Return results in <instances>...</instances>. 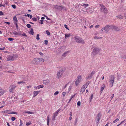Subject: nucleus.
<instances>
[{
    "mask_svg": "<svg viewBox=\"0 0 126 126\" xmlns=\"http://www.w3.org/2000/svg\"><path fill=\"white\" fill-rule=\"evenodd\" d=\"M119 120V119L118 118H116V119L113 122V123H116V122L118 121Z\"/></svg>",
    "mask_w": 126,
    "mask_h": 126,
    "instance_id": "36",
    "label": "nucleus"
},
{
    "mask_svg": "<svg viewBox=\"0 0 126 126\" xmlns=\"http://www.w3.org/2000/svg\"><path fill=\"white\" fill-rule=\"evenodd\" d=\"M59 93V92L56 91L54 93V95H57Z\"/></svg>",
    "mask_w": 126,
    "mask_h": 126,
    "instance_id": "48",
    "label": "nucleus"
},
{
    "mask_svg": "<svg viewBox=\"0 0 126 126\" xmlns=\"http://www.w3.org/2000/svg\"><path fill=\"white\" fill-rule=\"evenodd\" d=\"M64 70L63 68H61L57 72L56 78L59 79L61 78L63 76V74Z\"/></svg>",
    "mask_w": 126,
    "mask_h": 126,
    "instance_id": "2",
    "label": "nucleus"
},
{
    "mask_svg": "<svg viewBox=\"0 0 126 126\" xmlns=\"http://www.w3.org/2000/svg\"><path fill=\"white\" fill-rule=\"evenodd\" d=\"M80 101H78L77 102V105L79 106H80Z\"/></svg>",
    "mask_w": 126,
    "mask_h": 126,
    "instance_id": "57",
    "label": "nucleus"
},
{
    "mask_svg": "<svg viewBox=\"0 0 126 126\" xmlns=\"http://www.w3.org/2000/svg\"><path fill=\"white\" fill-rule=\"evenodd\" d=\"M116 26H113L112 25H110L111 28V29L112 30H115V28Z\"/></svg>",
    "mask_w": 126,
    "mask_h": 126,
    "instance_id": "25",
    "label": "nucleus"
},
{
    "mask_svg": "<svg viewBox=\"0 0 126 126\" xmlns=\"http://www.w3.org/2000/svg\"><path fill=\"white\" fill-rule=\"evenodd\" d=\"M13 34L14 35L16 36V35H18V36H20L21 35V32L19 31L18 32H16V31H14V32L13 33Z\"/></svg>",
    "mask_w": 126,
    "mask_h": 126,
    "instance_id": "11",
    "label": "nucleus"
},
{
    "mask_svg": "<svg viewBox=\"0 0 126 126\" xmlns=\"http://www.w3.org/2000/svg\"><path fill=\"white\" fill-rule=\"evenodd\" d=\"M60 109H59L55 111L53 114V116L56 117L57 116V114L60 111Z\"/></svg>",
    "mask_w": 126,
    "mask_h": 126,
    "instance_id": "13",
    "label": "nucleus"
},
{
    "mask_svg": "<svg viewBox=\"0 0 126 126\" xmlns=\"http://www.w3.org/2000/svg\"><path fill=\"white\" fill-rule=\"evenodd\" d=\"M54 8L58 9L60 10H63L64 9V7L63 6H58L57 5H55L54 6Z\"/></svg>",
    "mask_w": 126,
    "mask_h": 126,
    "instance_id": "8",
    "label": "nucleus"
},
{
    "mask_svg": "<svg viewBox=\"0 0 126 126\" xmlns=\"http://www.w3.org/2000/svg\"><path fill=\"white\" fill-rule=\"evenodd\" d=\"M81 81L79 80H76L75 82V85L76 86H78L79 84L80 83Z\"/></svg>",
    "mask_w": 126,
    "mask_h": 126,
    "instance_id": "18",
    "label": "nucleus"
},
{
    "mask_svg": "<svg viewBox=\"0 0 126 126\" xmlns=\"http://www.w3.org/2000/svg\"><path fill=\"white\" fill-rule=\"evenodd\" d=\"M32 19L34 21H37V19L36 18L33 17L32 18Z\"/></svg>",
    "mask_w": 126,
    "mask_h": 126,
    "instance_id": "42",
    "label": "nucleus"
},
{
    "mask_svg": "<svg viewBox=\"0 0 126 126\" xmlns=\"http://www.w3.org/2000/svg\"><path fill=\"white\" fill-rule=\"evenodd\" d=\"M100 50V49L98 48L95 47L93 50L92 53L94 55H96L99 53Z\"/></svg>",
    "mask_w": 126,
    "mask_h": 126,
    "instance_id": "6",
    "label": "nucleus"
},
{
    "mask_svg": "<svg viewBox=\"0 0 126 126\" xmlns=\"http://www.w3.org/2000/svg\"><path fill=\"white\" fill-rule=\"evenodd\" d=\"M20 125H22V126L23 123H22V121L20 119Z\"/></svg>",
    "mask_w": 126,
    "mask_h": 126,
    "instance_id": "62",
    "label": "nucleus"
},
{
    "mask_svg": "<svg viewBox=\"0 0 126 126\" xmlns=\"http://www.w3.org/2000/svg\"><path fill=\"white\" fill-rule=\"evenodd\" d=\"M101 116V113L100 112L97 115V117L100 118Z\"/></svg>",
    "mask_w": 126,
    "mask_h": 126,
    "instance_id": "31",
    "label": "nucleus"
},
{
    "mask_svg": "<svg viewBox=\"0 0 126 126\" xmlns=\"http://www.w3.org/2000/svg\"><path fill=\"white\" fill-rule=\"evenodd\" d=\"M88 4H85L83 3V4L82 5V6H84L85 7H86L88 6Z\"/></svg>",
    "mask_w": 126,
    "mask_h": 126,
    "instance_id": "44",
    "label": "nucleus"
},
{
    "mask_svg": "<svg viewBox=\"0 0 126 126\" xmlns=\"http://www.w3.org/2000/svg\"><path fill=\"white\" fill-rule=\"evenodd\" d=\"M76 95V94H75L74 95H73L71 96V97L70 99L69 100V102H70L71 101L72 99Z\"/></svg>",
    "mask_w": 126,
    "mask_h": 126,
    "instance_id": "30",
    "label": "nucleus"
},
{
    "mask_svg": "<svg viewBox=\"0 0 126 126\" xmlns=\"http://www.w3.org/2000/svg\"><path fill=\"white\" fill-rule=\"evenodd\" d=\"M64 27L65 28L67 29V30H69V29H68V28L67 27V26L65 24L64 25Z\"/></svg>",
    "mask_w": 126,
    "mask_h": 126,
    "instance_id": "55",
    "label": "nucleus"
},
{
    "mask_svg": "<svg viewBox=\"0 0 126 126\" xmlns=\"http://www.w3.org/2000/svg\"><path fill=\"white\" fill-rule=\"evenodd\" d=\"M71 35L70 33L69 34H65V38H66L67 37H70Z\"/></svg>",
    "mask_w": 126,
    "mask_h": 126,
    "instance_id": "27",
    "label": "nucleus"
},
{
    "mask_svg": "<svg viewBox=\"0 0 126 126\" xmlns=\"http://www.w3.org/2000/svg\"><path fill=\"white\" fill-rule=\"evenodd\" d=\"M4 91L2 89H0V96L2 95L4 93Z\"/></svg>",
    "mask_w": 126,
    "mask_h": 126,
    "instance_id": "24",
    "label": "nucleus"
},
{
    "mask_svg": "<svg viewBox=\"0 0 126 126\" xmlns=\"http://www.w3.org/2000/svg\"><path fill=\"white\" fill-rule=\"evenodd\" d=\"M27 113H28L29 114H33V112L32 111L30 112L29 111H27Z\"/></svg>",
    "mask_w": 126,
    "mask_h": 126,
    "instance_id": "53",
    "label": "nucleus"
},
{
    "mask_svg": "<svg viewBox=\"0 0 126 126\" xmlns=\"http://www.w3.org/2000/svg\"><path fill=\"white\" fill-rule=\"evenodd\" d=\"M46 33L48 35H50V33L49 32L48 30L46 31Z\"/></svg>",
    "mask_w": 126,
    "mask_h": 126,
    "instance_id": "43",
    "label": "nucleus"
},
{
    "mask_svg": "<svg viewBox=\"0 0 126 126\" xmlns=\"http://www.w3.org/2000/svg\"><path fill=\"white\" fill-rule=\"evenodd\" d=\"M45 44L47 45L48 43V41L47 40H45L44 41Z\"/></svg>",
    "mask_w": 126,
    "mask_h": 126,
    "instance_id": "52",
    "label": "nucleus"
},
{
    "mask_svg": "<svg viewBox=\"0 0 126 126\" xmlns=\"http://www.w3.org/2000/svg\"><path fill=\"white\" fill-rule=\"evenodd\" d=\"M100 26V25H97L95 26V27L96 28H98Z\"/></svg>",
    "mask_w": 126,
    "mask_h": 126,
    "instance_id": "60",
    "label": "nucleus"
},
{
    "mask_svg": "<svg viewBox=\"0 0 126 126\" xmlns=\"http://www.w3.org/2000/svg\"><path fill=\"white\" fill-rule=\"evenodd\" d=\"M40 92V91H34L33 92V97H34L37 95Z\"/></svg>",
    "mask_w": 126,
    "mask_h": 126,
    "instance_id": "12",
    "label": "nucleus"
},
{
    "mask_svg": "<svg viewBox=\"0 0 126 126\" xmlns=\"http://www.w3.org/2000/svg\"><path fill=\"white\" fill-rule=\"evenodd\" d=\"M55 117H54L53 116V117L52 119V120L54 121L55 120Z\"/></svg>",
    "mask_w": 126,
    "mask_h": 126,
    "instance_id": "61",
    "label": "nucleus"
},
{
    "mask_svg": "<svg viewBox=\"0 0 126 126\" xmlns=\"http://www.w3.org/2000/svg\"><path fill=\"white\" fill-rule=\"evenodd\" d=\"M123 58L125 59L124 61L126 62V55H124Z\"/></svg>",
    "mask_w": 126,
    "mask_h": 126,
    "instance_id": "50",
    "label": "nucleus"
},
{
    "mask_svg": "<svg viewBox=\"0 0 126 126\" xmlns=\"http://www.w3.org/2000/svg\"><path fill=\"white\" fill-rule=\"evenodd\" d=\"M39 34H37V36H36V39L37 40H39L40 39V38H39Z\"/></svg>",
    "mask_w": 126,
    "mask_h": 126,
    "instance_id": "38",
    "label": "nucleus"
},
{
    "mask_svg": "<svg viewBox=\"0 0 126 126\" xmlns=\"http://www.w3.org/2000/svg\"><path fill=\"white\" fill-rule=\"evenodd\" d=\"M30 33L32 35H33L34 34L33 30L32 28L30 30Z\"/></svg>",
    "mask_w": 126,
    "mask_h": 126,
    "instance_id": "28",
    "label": "nucleus"
},
{
    "mask_svg": "<svg viewBox=\"0 0 126 126\" xmlns=\"http://www.w3.org/2000/svg\"><path fill=\"white\" fill-rule=\"evenodd\" d=\"M16 87V86L12 85L10 86L9 88V91L10 92H13L15 88Z\"/></svg>",
    "mask_w": 126,
    "mask_h": 126,
    "instance_id": "9",
    "label": "nucleus"
},
{
    "mask_svg": "<svg viewBox=\"0 0 126 126\" xmlns=\"http://www.w3.org/2000/svg\"><path fill=\"white\" fill-rule=\"evenodd\" d=\"M27 15L28 17H30V18H31L32 16V15L29 14H27Z\"/></svg>",
    "mask_w": 126,
    "mask_h": 126,
    "instance_id": "46",
    "label": "nucleus"
},
{
    "mask_svg": "<svg viewBox=\"0 0 126 126\" xmlns=\"http://www.w3.org/2000/svg\"><path fill=\"white\" fill-rule=\"evenodd\" d=\"M93 95L92 94H91V96L89 98V99L90 100V102H91V100L93 98Z\"/></svg>",
    "mask_w": 126,
    "mask_h": 126,
    "instance_id": "34",
    "label": "nucleus"
},
{
    "mask_svg": "<svg viewBox=\"0 0 126 126\" xmlns=\"http://www.w3.org/2000/svg\"><path fill=\"white\" fill-rule=\"evenodd\" d=\"M90 82H91L90 81H88L86 82V83L85 84H87V85L88 86V85L90 83Z\"/></svg>",
    "mask_w": 126,
    "mask_h": 126,
    "instance_id": "59",
    "label": "nucleus"
},
{
    "mask_svg": "<svg viewBox=\"0 0 126 126\" xmlns=\"http://www.w3.org/2000/svg\"><path fill=\"white\" fill-rule=\"evenodd\" d=\"M3 13L2 11L0 12V15H3Z\"/></svg>",
    "mask_w": 126,
    "mask_h": 126,
    "instance_id": "64",
    "label": "nucleus"
},
{
    "mask_svg": "<svg viewBox=\"0 0 126 126\" xmlns=\"http://www.w3.org/2000/svg\"><path fill=\"white\" fill-rule=\"evenodd\" d=\"M7 61H14V59H13L12 56H9L7 58Z\"/></svg>",
    "mask_w": 126,
    "mask_h": 126,
    "instance_id": "16",
    "label": "nucleus"
},
{
    "mask_svg": "<svg viewBox=\"0 0 126 126\" xmlns=\"http://www.w3.org/2000/svg\"><path fill=\"white\" fill-rule=\"evenodd\" d=\"M14 24L16 26L17 30H18V25H17V23H14Z\"/></svg>",
    "mask_w": 126,
    "mask_h": 126,
    "instance_id": "37",
    "label": "nucleus"
},
{
    "mask_svg": "<svg viewBox=\"0 0 126 126\" xmlns=\"http://www.w3.org/2000/svg\"><path fill=\"white\" fill-rule=\"evenodd\" d=\"M82 79V76L81 75H79L77 76V80H79L81 81V80Z\"/></svg>",
    "mask_w": 126,
    "mask_h": 126,
    "instance_id": "17",
    "label": "nucleus"
},
{
    "mask_svg": "<svg viewBox=\"0 0 126 126\" xmlns=\"http://www.w3.org/2000/svg\"><path fill=\"white\" fill-rule=\"evenodd\" d=\"M77 122V119H75V125H76Z\"/></svg>",
    "mask_w": 126,
    "mask_h": 126,
    "instance_id": "63",
    "label": "nucleus"
},
{
    "mask_svg": "<svg viewBox=\"0 0 126 126\" xmlns=\"http://www.w3.org/2000/svg\"><path fill=\"white\" fill-rule=\"evenodd\" d=\"M85 89L82 87L81 89L80 92H83L85 91Z\"/></svg>",
    "mask_w": 126,
    "mask_h": 126,
    "instance_id": "39",
    "label": "nucleus"
},
{
    "mask_svg": "<svg viewBox=\"0 0 126 126\" xmlns=\"http://www.w3.org/2000/svg\"><path fill=\"white\" fill-rule=\"evenodd\" d=\"M8 40L10 41H11L14 40V39L13 38L10 37L8 38Z\"/></svg>",
    "mask_w": 126,
    "mask_h": 126,
    "instance_id": "45",
    "label": "nucleus"
},
{
    "mask_svg": "<svg viewBox=\"0 0 126 126\" xmlns=\"http://www.w3.org/2000/svg\"><path fill=\"white\" fill-rule=\"evenodd\" d=\"M75 39L78 43H79L83 44L84 43V41L81 37L77 36H75L74 37Z\"/></svg>",
    "mask_w": 126,
    "mask_h": 126,
    "instance_id": "4",
    "label": "nucleus"
},
{
    "mask_svg": "<svg viewBox=\"0 0 126 126\" xmlns=\"http://www.w3.org/2000/svg\"><path fill=\"white\" fill-rule=\"evenodd\" d=\"M100 118H99L97 117V118L95 119L96 120V122L98 123L99 121Z\"/></svg>",
    "mask_w": 126,
    "mask_h": 126,
    "instance_id": "35",
    "label": "nucleus"
},
{
    "mask_svg": "<svg viewBox=\"0 0 126 126\" xmlns=\"http://www.w3.org/2000/svg\"><path fill=\"white\" fill-rule=\"evenodd\" d=\"M12 57L13 59H14V60L15 59H16L17 58L18 55L17 54L13 55L12 56Z\"/></svg>",
    "mask_w": 126,
    "mask_h": 126,
    "instance_id": "26",
    "label": "nucleus"
},
{
    "mask_svg": "<svg viewBox=\"0 0 126 126\" xmlns=\"http://www.w3.org/2000/svg\"><path fill=\"white\" fill-rule=\"evenodd\" d=\"M87 84H85L83 85V86L82 87V88L85 89L86 88L87 86H88Z\"/></svg>",
    "mask_w": 126,
    "mask_h": 126,
    "instance_id": "33",
    "label": "nucleus"
},
{
    "mask_svg": "<svg viewBox=\"0 0 126 126\" xmlns=\"http://www.w3.org/2000/svg\"><path fill=\"white\" fill-rule=\"evenodd\" d=\"M47 123L48 126L49 124V115H48L47 117Z\"/></svg>",
    "mask_w": 126,
    "mask_h": 126,
    "instance_id": "20",
    "label": "nucleus"
},
{
    "mask_svg": "<svg viewBox=\"0 0 126 126\" xmlns=\"http://www.w3.org/2000/svg\"><path fill=\"white\" fill-rule=\"evenodd\" d=\"M17 83L18 84H21V85H23L25 83V82L24 81H20L19 82H17Z\"/></svg>",
    "mask_w": 126,
    "mask_h": 126,
    "instance_id": "23",
    "label": "nucleus"
},
{
    "mask_svg": "<svg viewBox=\"0 0 126 126\" xmlns=\"http://www.w3.org/2000/svg\"><path fill=\"white\" fill-rule=\"evenodd\" d=\"M31 124V122H29L27 123L26 125L27 126H28L30 125Z\"/></svg>",
    "mask_w": 126,
    "mask_h": 126,
    "instance_id": "51",
    "label": "nucleus"
},
{
    "mask_svg": "<svg viewBox=\"0 0 126 126\" xmlns=\"http://www.w3.org/2000/svg\"><path fill=\"white\" fill-rule=\"evenodd\" d=\"M16 119V118L14 117H12L11 118V120L13 121H14Z\"/></svg>",
    "mask_w": 126,
    "mask_h": 126,
    "instance_id": "58",
    "label": "nucleus"
},
{
    "mask_svg": "<svg viewBox=\"0 0 126 126\" xmlns=\"http://www.w3.org/2000/svg\"><path fill=\"white\" fill-rule=\"evenodd\" d=\"M4 112L8 114H17V113L16 112H12L10 110H7L4 111Z\"/></svg>",
    "mask_w": 126,
    "mask_h": 126,
    "instance_id": "10",
    "label": "nucleus"
},
{
    "mask_svg": "<svg viewBox=\"0 0 126 126\" xmlns=\"http://www.w3.org/2000/svg\"><path fill=\"white\" fill-rule=\"evenodd\" d=\"M117 18L119 19H123L124 18V16L122 15H120L117 16Z\"/></svg>",
    "mask_w": 126,
    "mask_h": 126,
    "instance_id": "15",
    "label": "nucleus"
},
{
    "mask_svg": "<svg viewBox=\"0 0 126 126\" xmlns=\"http://www.w3.org/2000/svg\"><path fill=\"white\" fill-rule=\"evenodd\" d=\"M115 29V31H119L120 30V29L119 28H118L116 26V27Z\"/></svg>",
    "mask_w": 126,
    "mask_h": 126,
    "instance_id": "56",
    "label": "nucleus"
},
{
    "mask_svg": "<svg viewBox=\"0 0 126 126\" xmlns=\"http://www.w3.org/2000/svg\"><path fill=\"white\" fill-rule=\"evenodd\" d=\"M15 97L14 96H12L11 98H10L9 99V100L10 101H11V100H12V101L11 102H14V100H13V98H14Z\"/></svg>",
    "mask_w": 126,
    "mask_h": 126,
    "instance_id": "29",
    "label": "nucleus"
},
{
    "mask_svg": "<svg viewBox=\"0 0 126 126\" xmlns=\"http://www.w3.org/2000/svg\"><path fill=\"white\" fill-rule=\"evenodd\" d=\"M95 73V72L94 71H92L91 74H90L92 76Z\"/></svg>",
    "mask_w": 126,
    "mask_h": 126,
    "instance_id": "41",
    "label": "nucleus"
},
{
    "mask_svg": "<svg viewBox=\"0 0 126 126\" xmlns=\"http://www.w3.org/2000/svg\"><path fill=\"white\" fill-rule=\"evenodd\" d=\"M44 62V60L43 58H36L34 59L31 62V63L33 64L37 65L40 62H42L43 63Z\"/></svg>",
    "mask_w": 126,
    "mask_h": 126,
    "instance_id": "1",
    "label": "nucleus"
},
{
    "mask_svg": "<svg viewBox=\"0 0 126 126\" xmlns=\"http://www.w3.org/2000/svg\"><path fill=\"white\" fill-rule=\"evenodd\" d=\"M100 6L101 11L105 13H108V10L106 7L103 5H101Z\"/></svg>",
    "mask_w": 126,
    "mask_h": 126,
    "instance_id": "7",
    "label": "nucleus"
},
{
    "mask_svg": "<svg viewBox=\"0 0 126 126\" xmlns=\"http://www.w3.org/2000/svg\"><path fill=\"white\" fill-rule=\"evenodd\" d=\"M44 87V86L43 85H40L37 86V88L39 89L40 88H43Z\"/></svg>",
    "mask_w": 126,
    "mask_h": 126,
    "instance_id": "32",
    "label": "nucleus"
},
{
    "mask_svg": "<svg viewBox=\"0 0 126 126\" xmlns=\"http://www.w3.org/2000/svg\"><path fill=\"white\" fill-rule=\"evenodd\" d=\"M102 38V37H98L97 36H95L94 37V39H100L101 38Z\"/></svg>",
    "mask_w": 126,
    "mask_h": 126,
    "instance_id": "40",
    "label": "nucleus"
},
{
    "mask_svg": "<svg viewBox=\"0 0 126 126\" xmlns=\"http://www.w3.org/2000/svg\"><path fill=\"white\" fill-rule=\"evenodd\" d=\"M13 20L14 23H17L18 20L16 16H14L13 17Z\"/></svg>",
    "mask_w": 126,
    "mask_h": 126,
    "instance_id": "22",
    "label": "nucleus"
},
{
    "mask_svg": "<svg viewBox=\"0 0 126 126\" xmlns=\"http://www.w3.org/2000/svg\"><path fill=\"white\" fill-rule=\"evenodd\" d=\"M50 82L49 79H47L43 80V83L46 85L47 84Z\"/></svg>",
    "mask_w": 126,
    "mask_h": 126,
    "instance_id": "14",
    "label": "nucleus"
},
{
    "mask_svg": "<svg viewBox=\"0 0 126 126\" xmlns=\"http://www.w3.org/2000/svg\"><path fill=\"white\" fill-rule=\"evenodd\" d=\"M27 27L28 28H30L31 27V25L29 24H28L26 25Z\"/></svg>",
    "mask_w": 126,
    "mask_h": 126,
    "instance_id": "47",
    "label": "nucleus"
},
{
    "mask_svg": "<svg viewBox=\"0 0 126 126\" xmlns=\"http://www.w3.org/2000/svg\"><path fill=\"white\" fill-rule=\"evenodd\" d=\"M110 78V79L109 81V85L111 87H112L113 85L115 78L114 76L112 75L111 76Z\"/></svg>",
    "mask_w": 126,
    "mask_h": 126,
    "instance_id": "5",
    "label": "nucleus"
},
{
    "mask_svg": "<svg viewBox=\"0 0 126 126\" xmlns=\"http://www.w3.org/2000/svg\"><path fill=\"white\" fill-rule=\"evenodd\" d=\"M92 76L90 74L88 75L86 77V79H91L92 77Z\"/></svg>",
    "mask_w": 126,
    "mask_h": 126,
    "instance_id": "21",
    "label": "nucleus"
},
{
    "mask_svg": "<svg viewBox=\"0 0 126 126\" xmlns=\"http://www.w3.org/2000/svg\"><path fill=\"white\" fill-rule=\"evenodd\" d=\"M111 28L110 25H106L105 27L102 28L101 30V32L102 33H107L110 30Z\"/></svg>",
    "mask_w": 126,
    "mask_h": 126,
    "instance_id": "3",
    "label": "nucleus"
},
{
    "mask_svg": "<svg viewBox=\"0 0 126 126\" xmlns=\"http://www.w3.org/2000/svg\"><path fill=\"white\" fill-rule=\"evenodd\" d=\"M67 52H65L63 54L62 56L64 57H65L66 56V54H67Z\"/></svg>",
    "mask_w": 126,
    "mask_h": 126,
    "instance_id": "49",
    "label": "nucleus"
},
{
    "mask_svg": "<svg viewBox=\"0 0 126 126\" xmlns=\"http://www.w3.org/2000/svg\"><path fill=\"white\" fill-rule=\"evenodd\" d=\"M105 87V85L104 84H103V85L101 86V88L100 91L101 93L103 91Z\"/></svg>",
    "mask_w": 126,
    "mask_h": 126,
    "instance_id": "19",
    "label": "nucleus"
},
{
    "mask_svg": "<svg viewBox=\"0 0 126 126\" xmlns=\"http://www.w3.org/2000/svg\"><path fill=\"white\" fill-rule=\"evenodd\" d=\"M12 7L14 9H15L16 8V6L15 4L12 5Z\"/></svg>",
    "mask_w": 126,
    "mask_h": 126,
    "instance_id": "54",
    "label": "nucleus"
}]
</instances>
